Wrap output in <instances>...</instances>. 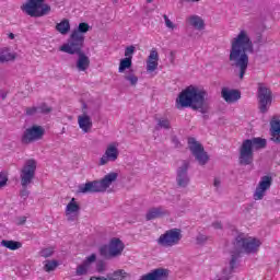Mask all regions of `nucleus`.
Returning a JSON list of instances; mask_svg holds the SVG:
<instances>
[{
  "instance_id": "nucleus-6",
  "label": "nucleus",
  "mask_w": 280,
  "mask_h": 280,
  "mask_svg": "<svg viewBox=\"0 0 280 280\" xmlns=\"http://www.w3.org/2000/svg\"><path fill=\"white\" fill-rule=\"evenodd\" d=\"M82 113L78 115V126L83 135H89L93 130V117L100 107L93 106V104L83 103L81 107Z\"/></svg>"
},
{
  "instance_id": "nucleus-19",
  "label": "nucleus",
  "mask_w": 280,
  "mask_h": 280,
  "mask_svg": "<svg viewBox=\"0 0 280 280\" xmlns=\"http://www.w3.org/2000/svg\"><path fill=\"white\" fill-rule=\"evenodd\" d=\"M78 194H104V190L100 180H93L80 185Z\"/></svg>"
},
{
  "instance_id": "nucleus-27",
  "label": "nucleus",
  "mask_w": 280,
  "mask_h": 280,
  "mask_svg": "<svg viewBox=\"0 0 280 280\" xmlns=\"http://www.w3.org/2000/svg\"><path fill=\"white\" fill-rule=\"evenodd\" d=\"M170 272L166 269H155L141 277L140 280H165Z\"/></svg>"
},
{
  "instance_id": "nucleus-20",
  "label": "nucleus",
  "mask_w": 280,
  "mask_h": 280,
  "mask_svg": "<svg viewBox=\"0 0 280 280\" xmlns=\"http://www.w3.org/2000/svg\"><path fill=\"white\" fill-rule=\"evenodd\" d=\"M79 215H80V202H78L75 198H72L70 202L66 206L67 221L74 222V220H78Z\"/></svg>"
},
{
  "instance_id": "nucleus-49",
  "label": "nucleus",
  "mask_w": 280,
  "mask_h": 280,
  "mask_svg": "<svg viewBox=\"0 0 280 280\" xmlns=\"http://www.w3.org/2000/svg\"><path fill=\"white\" fill-rule=\"evenodd\" d=\"M9 38H10L11 40H14V33H10V34H9Z\"/></svg>"
},
{
  "instance_id": "nucleus-29",
  "label": "nucleus",
  "mask_w": 280,
  "mask_h": 280,
  "mask_svg": "<svg viewBox=\"0 0 280 280\" xmlns=\"http://www.w3.org/2000/svg\"><path fill=\"white\" fill-rule=\"evenodd\" d=\"M168 211L163 208V207H156V208H151L148 210L145 214L147 220H156L158 218H163V215H168Z\"/></svg>"
},
{
  "instance_id": "nucleus-30",
  "label": "nucleus",
  "mask_w": 280,
  "mask_h": 280,
  "mask_svg": "<svg viewBox=\"0 0 280 280\" xmlns=\"http://www.w3.org/2000/svg\"><path fill=\"white\" fill-rule=\"evenodd\" d=\"M107 280H128L130 279V273L124 269L115 270L114 272L105 277Z\"/></svg>"
},
{
  "instance_id": "nucleus-13",
  "label": "nucleus",
  "mask_w": 280,
  "mask_h": 280,
  "mask_svg": "<svg viewBox=\"0 0 280 280\" xmlns=\"http://www.w3.org/2000/svg\"><path fill=\"white\" fill-rule=\"evenodd\" d=\"M119 159V142H110L107 144L104 154L98 160V165L103 167L108 163H115Z\"/></svg>"
},
{
  "instance_id": "nucleus-35",
  "label": "nucleus",
  "mask_w": 280,
  "mask_h": 280,
  "mask_svg": "<svg viewBox=\"0 0 280 280\" xmlns=\"http://www.w3.org/2000/svg\"><path fill=\"white\" fill-rule=\"evenodd\" d=\"M14 58H16L14 52H10L8 49H0V62H10Z\"/></svg>"
},
{
  "instance_id": "nucleus-9",
  "label": "nucleus",
  "mask_w": 280,
  "mask_h": 280,
  "mask_svg": "<svg viewBox=\"0 0 280 280\" xmlns=\"http://www.w3.org/2000/svg\"><path fill=\"white\" fill-rule=\"evenodd\" d=\"M124 248H126L124 242L114 237L109 241L108 245H104L100 248V254L102 257H105V259H113L119 257L124 253Z\"/></svg>"
},
{
  "instance_id": "nucleus-14",
  "label": "nucleus",
  "mask_w": 280,
  "mask_h": 280,
  "mask_svg": "<svg viewBox=\"0 0 280 280\" xmlns=\"http://www.w3.org/2000/svg\"><path fill=\"white\" fill-rule=\"evenodd\" d=\"M270 187H272V177L268 175L262 176L253 194L254 200H264Z\"/></svg>"
},
{
  "instance_id": "nucleus-21",
  "label": "nucleus",
  "mask_w": 280,
  "mask_h": 280,
  "mask_svg": "<svg viewBox=\"0 0 280 280\" xmlns=\"http://www.w3.org/2000/svg\"><path fill=\"white\" fill-rule=\"evenodd\" d=\"M240 259V255H232L230 259L229 267H225L220 275L217 276V280H230L231 276L235 268H237V261Z\"/></svg>"
},
{
  "instance_id": "nucleus-5",
  "label": "nucleus",
  "mask_w": 280,
  "mask_h": 280,
  "mask_svg": "<svg viewBox=\"0 0 280 280\" xmlns=\"http://www.w3.org/2000/svg\"><path fill=\"white\" fill-rule=\"evenodd\" d=\"M38 166V162L34 159L26 160L23 167L20 171V180L23 189L20 192L21 198H27L30 196V190L27 187L34 183V178L36 176V167Z\"/></svg>"
},
{
  "instance_id": "nucleus-50",
  "label": "nucleus",
  "mask_w": 280,
  "mask_h": 280,
  "mask_svg": "<svg viewBox=\"0 0 280 280\" xmlns=\"http://www.w3.org/2000/svg\"><path fill=\"white\" fill-rule=\"evenodd\" d=\"M0 96L2 97V100H5V94H0Z\"/></svg>"
},
{
  "instance_id": "nucleus-45",
  "label": "nucleus",
  "mask_w": 280,
  "mask_h": 280,
  "mask_svg": "<svg viewBox=\"0 0 280 280\" xmlns=\"http://www.w3.org/2000/svg\"><path fill=\"white\" fill-rule=\"evenodd\" d=\"M221 185H222V180L220 179V177H215L213 180V187L218 189L219 187H221Z\"/></svg>"
},
{
  "instance_id": "nucleus-40",
  "label": "nucleus",
  "mask_w": 280,
  "mask_h": 280,
  "mask_svg": "<svg viewBox=\"0 0 280 280\" xmlns=\"http://www.w3.org/2000/svg\"><path fill=\"white\" fill-rule=\"evenodd\" d=\"M40 257H51L54 255V247L44 248L39 253Z\"/></svg>"
},
{
  "instance_id": "nucleus-38",
  "label": "nucleus",
  "mask_w": 280,
  "mask_h": 280,
  "mask_svg": "<svg viewBox=\"0 0 280 280\" xmlns=\"http://www.w3.org/2000/svg\"><path fill=\"white\" fill-rule=\"evenodd\" d=\"M37 110L39 115H47V113H51V107L47 106L46 104H42L37 106Z\"/></svg>"
},
{
  "instance_id": "nucleus-1",
  "label": "nucleus",
  "mask_w": 280,
  "mask_h": 280,
  "mask_svg": "<svg viewBox=\"0 0 280 280\" xmlns=\"http://www.w3.org/2000/svg\"><path fill=\"white\" fill-rule=\"evenodd\" d=\"M230 62L240 71V79L243 80L248 69V54L255 51L253 39L248 31L241 30L230 42Z\"/></svg>"
},
{
  "instance_id": "nucleus-11",
  "label": "nucleus",
  "mask_w": 280,
  "mask_h": 280,
  "mask_svg": "<svg viewBox=\"0 0 280 280\" xmlns=\"http://www.w3.org/2000/svg\"><path fill=\"white\" fill-rule=\"evenodd\" d=\"M43 137H45V128H43V126L34 125L25 129L21 141L24 143V145H30V143L40 141Z\"/></svg>"
},
{
  "instance_id": "nucleus-34",
  "label": "nucleus",
  "mask_w": 280,
  "mask_h": 280,
  "mask_svg": "<svg viewBox=\"0 0 280 280\" xmlns=\"http://www.w3.org/2000/svg\"><path fill=\"white\" fill-rule=\"evenodd\" d=\"M246 141H249V147H252V150H260L266 145V139L261 138H254V139H247Z\"/></svg>"
},
{
  "instance_id": "nucleus-2",
  "label": "nucleus",
  "mask_w": 280,
  "mask_h": 280,
  "mask_svg": "<svg viewBox=\"0 0 280 280\" xmlns=\"http://www.w3.org/2000/svg\"><path fill=\"white\" fill-rule=\"evenodd\" d=\"M207 90L198 85H189L184 89L175 101V107L177 110L183 108H192V110H199L203 115L209 113V101Z\"/></svg>"
},
{
  "instance_id": "nucleus-12",
  "label": "nucleus",
  "mask_w": 280,
  "mask_h": 280,
  "mask_svg": "<svg viewBox=\"0 0 280 280\" xmlns=\"http://www.w3.org/2000/svg\"><path fill=\"white\" fill-rule=\"evenodd\" d=\"M188 148L196 161H198L199 165H207L209 155L205 152V148L200 142H198L195 138H189Z\"/></svg>"
},
{
  "instance_id": "nucleus-31",
  "label": "nucleus",
  "mask_w": 280,
  "mask_h": 280,
  "mask_svg": "<svg viewBox=\"0 0 280 280\" xmlns=\"http://www.w3.org/2000/svg\"><path fill=\"white\" fill-rule=\"evenodd\" d=\"M124 80L128 82L129 86H137V84H139V77L135 74V70L132 68H130L129 71L125 73Z\"/></svg>"
},
{
  "instance_id": "nucleus-24",
  "label": "nucleus",
  "mask_w": 280,
  "mask_h": 280,
  "mask_svg": "<svg viewBox=\"0 0 280 280\" xmlns=\"http://www.w3.org/2000/svg\"><path fill=\"white\" fill-rule=\"evenodd\" d=\"M221 96L228 104H233L242 97V94L237 90H231L229 88H223L221 91Z\"/></svg>"
},
{
  "instance_id": "nucleus-33",
  "label": "nucleus",
  "mask_w": 280,
  "mask_h": 280,
  "mask_svg": "<svg viewBox=\"0 0 280 280\" xmlns=\"http://www.w3.org/2000/svg\"><path fill=\"white\" fill-rule=\"evenodd\" d=\"M1 246H3L4 248H8L9 250H19V248L23 247V243H21L19 241L3 240V241H1Z\"/></svg>"
},
{
  "instance_id": "nucleus-10",
  "label": "nucleus",
  "mask_w": 280,
  "mask_h": 280,
  "mask_svg": "<svg viewBox=\"0 0 280 280\" xmlns=\"http://www.w3.org/2000/svg\"><path fill=\"white\" fill-rule=\"evenodd\" d=\"M182 237L179 229L168 230L158 238V244L163 248H172V246H176L180 242Z\"/></svg>"
},
{
  "instance_id": "nucleus-15",
  "label": "nucleus",
  "mask_w": 280,
  "mask_h": 280,
  "mask_svg": "<svg viewBox=\"0 0 280 280\" xmlns=\"http://www.w3.org/2000/svg\"><path fill=\"white\" fill-rule=\"evenodd\" d=\"M238 161L241 165H250V163H253V147L250 145V141H243L240 149Z\"/></svg>"
},
{
  "instance_id": "nucleus-41",
  "label": "nucleus",
  "mask_w": 280,
  "mask_h": 280,
  "mask_svg": "<svg viewBox=\"0 0 280 280\" xmlns=\"http://www.w3.org/2000/svg\"><path fill=\"white\" fill-rule=\"evenodd\" d=\"M26 115H28V116L39 115L38 114V107H28V108H26Z\"/></svg>"
},
{
  "instance_id": "nucleus-36",
  "label": "nucleus",
  "mask_w": 280,
  "mask_h": 280,
  "mask_svg": "<svg viewBox=\"0 0 280 280\" xmlns=\"http://www.w3.org/2000/svg\"><path fill=\"white\" fill-rule=\"evenodd\" d=\"M158 125H156V130H170L171 125H170V119H167L166 117H161L156 119Z\"/></svg>"
},
{
  "instance_id": "nucleus-17",
  "label": "nucleus",
  "mask_w": 280,
  "mask_h": 280,
  "mask_svg": "<svg viewBox=\"0 0 280 280\" xmlns=\"http://www.w3.org/2000/svg\"><path fill=\"white\" fill-rule=\"evenodd\" d=\"M97 256L95 254L88 256L79 266H77L75 276H86L89 272H91V266H93V264H95Z\"/></svg>"
},
{
  "instance_id": "nucleus-18",
  "label": "nucleus",
  "mask_w": 280,
  "mask_h": 280,
  "mask_svg": "<svg viewBox=\"0 0 280 280\" xmlns=\"http://www.w3.org/2000/svg\"><path fill=\"white\" fill-rule=\"evenodd\" d=\"M189 170V162L183 161L180 166L177 168V185L178 187H187L189 185V175L187 171Z\"/></svg>"
},
{
  "instance_id": "nucleus-23",
  "label": "nucleus",
  "mask_w": 280,
  "mask_h": 280,
  "mask_svg": "<svg viewBox=\"0 0 280 280\" xmlns=\"http://www.w3.org/2000/svg\"><path fill=\"white\" fill-rule=\"evenodd\" d=\"M156 69H159V51L153 48L147 58V71L148 73H154Z\"/></svg>"
},
{
  "instance_id": "nucleus-26",
  "label": "nucleus",
  "mask_w": 280,
  "mask_h": 280,
  "mask_svg": "<svg viewBox=\"0 0 280 280\" xmlns=\"http://www.w3.org/2000/svg\"><path fill=\"white\" fill-rule=\"evenodd\" d=\"M78 55L75 67L78 71H86L91 67V59L86 54L82 52V50H79L78 52H74Z\"/></svg>"
},
{
  "instance_id": "nucleus-3",
  "label": "nucleus",
  "mask_w": 280,
  "mask_h": 280,
  "mask_svg": "<svg viewBox=\"0 0 280 280\" xmlns=\"http://www.w3.org/2000/svg\"><path fill=\"white\" fill-rule=\"evenodd\" d=\"M89 30H91V26L88 23H80L78 28L72 31L68 42L59 47V51L70 54V56H74L78 51H82V47H84V35Z\"/></svg>"
},
{
  "instance_id": "nucleus-32",
  "label": "nucleus",
  "mask_w": 280,
  "mask_h": 280,
  "mask_svg": "<svg viewBox=\"0 0 280 280\" xmlns=\"http://www.w3.org/2000/svg\"><path fill=\"white\" fill-rule=\"evenodd\" d=\"M55 28L57 32H59V34L66 36V34H69L71 30V24L69 23V20L65 19L61 22L57 23Z\"/></svg>"
},
{
  "instance_id": "nucleus-16",
  "label": "nucleus",
  "mask_w": 280,
  "mask_h": 280,
  "mask_svg": "<svg viewBox=\"0 0 280 280\" xmlns=\"http://www.w3.org/2000/svg\"><path fill=\"white\" fill-rule=\"evenodd\" d=\"M132 56H135V46H128L125 49V58L119 61L118 73H126L127 69H132Z\"/></svg>"
},
{
  "instance_id": "nucleus-43",
  "label": "nucleus",
  "mask_w": 280,
  "mask_h": 280,
  "mask_svg": "<svg viewBox=\"0 0 280 280\" xmlns=\"http://www.w3.org/2000/svg\"><path fill=\"white\" fill-rule=\"evenodd\" d=\"M197 244H205V242H207V235L203 234H199L197 235Z\"/></svg>"
},
{
  "instance_id": "nucleus-25",
  "label": "nucleus",
  "mask_w": 280,
  "mask_h": 280,
  "mask_svg": "<svg viewBox=\"0 0 280 280\" xmlns=\"http://www.w3.org/2000/svg\"><path fill=\"white\" fill-rule=\"evenodd\" d=\"M186 24L189 27H194V30H197L198 32H202V30H205V20L197 14L187 16Z\"/></svg>"
},
{
  "instance_id": "nucleus-4",
  "label": "nucleus",
  "mask_w": 280,
  "mask_h": 280,
  "mask_svg": "<svg viewBox=\"0 0 280 280\" xmlns=\"http://www.w3.org/2000/svg\"><path fill=\"white\" fill-rule=\"evenodd\" d=\"M261 247V241L255 237H246L244 235H238L234 242V252L231 253V258L233 255H257L259 253V248Z\"/></svg>"
},
{
  "instance_id": "nucleus-7",
  "label": "nucleus",
  "mask_w": 280,
  "mask_h": 280,
  "mask_svg": "<svg viewBox=\"0 0 280 280\" xmlns=\"http://www.w3.org/2000/svg\"><path fill=\"white\" fill-rule=\"evenodd\" d=\"M44 3L45 0H28L23 4L22 10L28 14V16H45L48 12H51V7Z\"/></svg>"
},
{
  "instance_id": "nucleus-28",
  "label": "nucleus",
  "mask_w": 280,
  "mask_h": 280,
  "mask_svg": "<svg viewBox=\"0 0 280 280\" xmlns=\"http://www.w3.org/2000/svg\"><path fill=\"white\" fill-rule=\"evenodd\" d=\"M117 178H119V173L110 172L106 174L101 180V188L103 189V192L106 191L113 185V183H116Z\"/></svg>"
},
{
  "instance_id": "nucleus-39",
  "label": "nucleus",
  "mask_w": 280,
  "mask_h": 280,
  "mask_svg": "<svg viewBox=\"0 0 280 280\" xmlns=\"http://www.w3.org/2000/svg\"><path fill=\"white\" fill-rule=\"evenodd\" d=\"M163 19H164V23H165V25H166V27L168 28V30H176V24H174V22H172V20H170V18L167 16V15H163Z\"/></svg>"
},
{
  "instance_id": "nucleus-22",
  "label": "nucleus",
  "mask_w": 280,
  "mask_h": 280,
  "mask_svg": "<svg viewBox=\"0 0 280 280\" xmlns=\"http://www.w3.org/2000/svg\"><path fill=\"white\" fill-rule=\"evenodd\" d=\"M270 125V139L273 143H280V118L279 116L271 117Z\"/></svg>"
},
{
  "instance_id": "nucleus-51",
  "label": "nucleus",
  "mask_w": 280,
  "mask_h": 280,
  "mask_svg": "<svg viewBox=\"0 0 280 280\" xmlns=\"http://www.w3.org/2000/svg\"><path fill=\"white\" fill-rule=\"evenodd\" d=\"M147 3H152V0H147Z\"/></svg>"
},
{
  "instance_id": "nucleus-8",
  "label": "nucleus",
  "mask_w": 280,
  "mask_h": 280,
  "mask_svg": "<svg viewBox=\"0 0 280 280\" xmlns=\"http://www.w3.org/2000/svg\"><path fill=\"white\" fill-rule=\"evenodd\" d=\"M257 100L260 113H268L272 106V91L265 83H258Z\"/></svg>"
},
{
  "instance_id": "nucleus-37",
  "label": "nucleus",
  "mask_w": 280,
  "mask_h": 280,
  "mask_svg": "<svg viewBox=\"0 0 280 280\" xmlns=\"http://www.w3.org/2000/svg\"><path fill=\"white\" fill-rule=\"evenodd\" d=\"M56 268H58V261L56 260H46L44 262L45 272H52V270H56Z\"/></svg>"
},
{
  "instance_id": "nucleus-47",
  "label": "nucleus",
  "mask_w": 280,
  "mask_h": 280,
  "mask_svg": "<svg viewBox=\"0 0 280 280\" xmlns=\"http://www.w3.org/2000/svg\"><path fill=\"white\" fill-rule=\"evenodd\" d=\"M213 228L214 229H222V223L215 222V223H213Z\"/></svg>"
},
{
  "instance_id": "nucleus-44",
  "label": "nucleus",
  "mask_w": 280,
  "mask_h": 280,
  "mask_svg": "<svg viewBox=\"0 0 280 280\" xmlns=\"http://www.w3.org/2000/svg\"><path fill=\"white\" fill-rule=\"evenodd\" d=\"M96 270L97 272H104V270H106V265H104V262H98L96 266Z\"/></svg>"
},
{
  "instance_id": "nucleus-42",
  "label": "nucleus",
  "mask_w": 280,
  "mask_h": 280,
  "mask_svg": "<svg viewBox=\"0 0 280 280\" xmlns=\"http://www.w3.org/2000/svg\"><path fill=\"white\" fill-rule=\"evenodd\" d=\"M7 184H8V177L3 174H0V189L1 187H5Z\"/></svg>"
},
{
  "instance_id": "nucleus-48",
  "label": "nucleus",
  "mask_w": 280,
  "mask_h": 280,
  "mask_svg": "<svg viewBox=\"0 0 280 280\" xmlns=\"http://www.w3.org/2000/svg\"><path fill=\"white\" fill-rule=\"evenodd\" d=\"M27 218L22 217L21 220L19 221V224H25Z\"/></svg>"
},
{
  "instance_id": "nucleus-46",
  "label": "nucleus",
  "mask_w": 280,
  "mask_h": 280,
  "mask_svg": "<svg viewBox=\"0 0 280 280\" xmlns=\"http://www.w3.org/2000/svg\"><path fill=\"white\" fill-rule=\"evenodd\" d=\"M89 280H107L104 276H92Z\"/></svg>"
}]
</instances>
